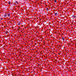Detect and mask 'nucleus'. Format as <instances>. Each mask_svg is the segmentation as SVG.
<instances>
[{
    "label": "nucleus",
    "mask_w": 76,
    "mask_h": 76,
    "mask_svg": "<svg viewBox=\"0 0 76 76\" xmlns=\"http://www.w3.org/2000/svg\"><path fill=\"white\" fill-rule=\"evenodd\" d=\"M15 5H16V4H14V6H15Z\"/></svg>",
    "instance_id": "ddd939ff"
},
{
    "label": "nucleus",
    "mask_w": 76,
    "mask_h": 76,
    "mask_svg": "<svg viewBox=\"0 0 76 76\" xmlns=\"http://www.w3.org/2000/svg\"><path fill=\"white\" fill-rule=\"evenodd\" d=\"M72 18H76V16H74V15H73L72 16Z\"/></svg>",
    "instance_id": "f03ea898"
},
{
    "label": "nucleus",
    "mask_w": 76,
    "mask_h": 76,
    "mask_svg": "<svg viewBox=\"0 0 76 76\" xmlns=\"http://www.w3.org/2000/svg\"><path fill=\"white\" fill-rule=\"evenodd\" d=\"M7 16V13H5V14L4 15V17H6Z\"/></svg>",
    "instance_id": "f257e3e1"
},
{
    "label": "nucleus",
    "mask_w": 76,
    "mask_h": 76,
    "mask_svg": "<svg viewBox=\"0 0 76 76\" xmlns=\"http://www.w3.org/2000/svg\"><path fill=\"white\" fill-rule=\"evenodd\" d=\"M16 3H18V2H17V1L15 2V4H16Z\"/></svg>",
    "instance_id": "1a4fd4ad"
},
{
    "label": "nucleus",
    "mask_w": 76,
    "mask_h": 76,
    "mask_svg": "<svg viewBox=\"0 0 76 76\" xmlns=\"http://www.w3.org/2000/svg\"><path fill=\"white\" fill-rule=\"evenodd\" d=\"M10 13H9V14H7V16H8L9 17V16H10Z\"/></svg>",
    "instance_id": "20e7f679"
},
{
    "label": "nucleus",
    "mask_w": 76,
    "mask_h": 76,
    "mask_svg": "<svg viewBox=\"0 0 76 76\" xmlns=\"http://www.w3.org/2000/svg\"><path fill=\"white\" fill-rule=\"evenodd\" d=\"M52 35H51V36H52Z\"/></svg>",
    "instance_id": "4468645a"
},
{
    "label": "nucleus",
    "mask_w": 76,
    "mask_h": 76,
    "mask_svg": "<svg viewBox=\"0 0 76 76\" xmlns=\"http://www.w3.org/2000/svg\"><path fill=\"white\" fill-rule=\"evenodd\" d=\"M5 33L7 34L8 33V31H6Z\"/></svg>",
    "instance_id": "423d86ee"
},
{
    "label": "nucleus",
    "mask_w": 76,
    "mask_h": 76,
    "mask_svg": "<svg viewBox=\"0 0 76 76\" xmlns=\"http://www.w3.org/2000/svg\"><path fill=\"white\" fill-rule=\"evenodd\" d=\"M9 4H10V2H9Z\"/></svg>",
    "instance_id": "6e6552de"
},
{
    "label": "nucleus",
    "mask_w": 76,
    "mask_h": 76,
    "mask_svg": "<svg viewBox=\"0 0 76 76\" xmlns=\"http://www.w3.org/2000/svg\"><path fill=\"white\" fill-rule=\"evenodd\" d=\"M58 13V12H57V13H55V16H57V15Z\"/></svg>",
    "instance_id": "7ed1b4c3"
},
{
    "label": "nucleus",
    "mask_w": 76,
    "mask_h": 76,
    "mask_svg": "<svg viewBox=\"0 0 76 76\" xmlns=\"http://www.w3.org/2000/svg\"><path fill=\"white\" fill-rule=\"evenodd\" d=\"M47 11H48V8H47Z\"/></svg>",
    "instance_id": "9b49d317"
},
{
    "label": "nucleus",
    "mask_w": 76,
    "mask_h": 76,
    "mask_svg": "<svg viewBox=\"0 0 76 76\" xmlns=\"http://www.w3.org/2000/svg\"><path fill=\"white\" fill-rule=\"evenodd\" d=\"M19 23H20H20H21V22H20Z\"/></svg>",
    "instance_id": "f8f14e48"
},
{
    "label": "nucleus",
    "mask_w": 76,
    "mask_h": 76,
    "mask_svg": "<svg viewBox=\"0 0 76 76\" xmlns=\"http://www.w3.org/2000/svg\"><path fill=\"white\" fill-rule=\"evenodd\" d=\"M62 40L63 41H64V37H62Z\"/></svg>",
    "instance_id": "39448f33"
},
{
    "label": "nucleus",
    "mask_w": 76,
    "mask_h": 76,
    "mask_svg": "<svg viewBox=\"0 0 76 76\" xmlns=\"http://www.w3.org/2000/svg\"><path fill=\"white\" fill-rule=\"evenodd\" d=\"M54 2H57V1L56 0H55L54 1Z\"/></svg>",
    "instance_id": "0eeeda50"
},
{
    "label": "nucleus",
    "mask_w": 76,
    "mask_h": 76,
    "mask_svg": "<svg viewBox=\"0 0 76 76\" xmlns=\"http://www.w3.org/2000/svg\"><path fill=\"white\" fill-rule=\"evenodd\" d=\"M18 25H20V23H18Z\"/></svg>",
    "instance_id": "9d476101"
}]
</instances>
